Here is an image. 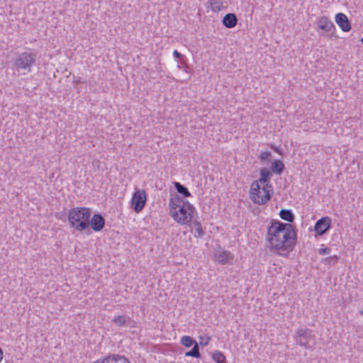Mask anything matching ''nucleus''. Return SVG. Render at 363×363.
Segmentation results:
<instances>
[{
	"label": "nucleus",
	"mask_w": 363,
	"mask_h": 363,
	"mask_svg": "<svg viewBox=\"0 0 363 363\" xmlns=\"http://www.w3.org/2000/svg\"><path fill=\"white\" fill-rule=\"evenodd\" d=\"M266 239L271 250H291L296 244V233L291 223L272 220L267 227Z\"/></svg>",
	"instance_id": "obj_1"
},
{
	"label": "nucleus",
	"mask_w": 363,
	"mask_h": 363,
	"mask_svg": "<svg viewBox=\"0 0 363 363\" xmlns=\"http://www.w3.org/2000/svg\"><path fill=\"white\" fill-rule=\"evenodd\" d=\"M91 211L86 207H76L69 210L68 221L71 226L78 231H83L89 226Z\"/></svg>",
	"instance_id": "obj_2"
},
{
	"label": "nucleus",
	"mask_w": 363,
	"mask_h": 363,
	"mask_svg": "<svg viewBox=\"0 0 363 363\" xmlns=\"http://www.w3.org/2000/svg\"><path fill=\"white\" fill-rule=\"evenodd\" d=\"M196 208L188 201H184L182 206L172 213L173 219L179 224L186 225L189 223L193 218Z\"/></svg>",
	"instance_id": "obj_3"
},
{
	"label": "nucleus",
	"mask_w": 363,
	"mask_h": 363,
	"mask_svg": "<svg viewBox=\"0 0 363 363\" xmlns=\"http://www.w3.org/2000/svg\"><path fill=\"white\" fill-rule=\"evenodd\" d=\"M294 339L296 344L307 350H312L313 348V345H309L311 340H315V335L313 331L307 328H299L295 330Z\"/></svg>",
	"instance_id": "obj_4"
},
{
	"label": "nucleus",
	"mask_w": 363,
	"mask_h": 363,
	"mask_svg": "<svg viewBox=\"0 0 363 363\" xmlns=\"http://www.w3.org/2000/svg\"><path fill=\"white\" fill-rule=\"evenodd\" d=\"M36 54L24 52H22L15 61L18 69L30 71V67L35 62Z\"/></svg>",
	"instance_id": "obj_5"
},
{
	"label": "nucleus",
	"mask_w": 363,
	"mask_h": 363,
	"mask_svg": "<svg viewBox=\"0 0 363 363\" xmlns=\"http://www.w3.org/2000/svg\"><path fill=\"white\" fill-rule=\"evenodd\" d=\"M147 196L144 189H137L131 199V207L136 213H140L144 208Z\"/></svg>",
	"instance_id": "obj_6"
},
{
	"label": "nucleus",
	"mask_w": 363,
	"mask_h": 363,
	"mask_svg": "<svg viewBox=\"0 0 363 363\" xmlns=\"http://www.w3.org/2000/svg\"><path fill=\"white\" fill-rule=\"evenodd\" d=\"M255 182H258V184H261L263 185L262 191L264 192L263 197H258L255 203L258 205H264L267 203L271 199L273 195L272 186L269 183V181L264 178H260Z\"/></svg>",
	"instance_id": "obj_7"
},
{
	"label": "nucleus",
	"mask_w": 363,
	"mask_h": 363,
	"mask_svg": "<svg viewBox=\"0 0 363 363\" xmlns=\"http://www.w3.org/2000/svg\"><path fill=\"white\" fill-rule=\"evenodd\" d=\"M331 228V218L328 216L318 220L314 226V230L318 235H325Z\"/></svg>",
	"instance_id": "obj_8"
},
{
	"label": "nucleus",
	"mask_w": 363,
	"mask_h": 363,
	"mask_svg": "<svg viewBox=\"0 0 363 363\" xmlns=\"http://www.w3.org/2000/svg\"><path fill=\"white\" fill-rule=\"evenodd\" d=\"M89 225L94 231H101L104 228L105 219L100 213H95L89 218Z\"/></svg>",
	"instance_id": "obj_9"
},
{
	"label": "nucleus",
	"mask_w": 363,
	"mask_h": 363,
	"mask_svg": "<svg viewBox=\"0 0 363 363\" xmlns=\"http://www.w3.org/2000/svg\"><path fill=\"white\" fill-rule=\"evenodd\" d=\"M335 20L342 31L348 32L351 30V23L345 14L342 13H337Z\"/></svg>",
	"instance_id": "obj_10"
},
{
	"label": "nucleus",
	"mask_w": 363,
	"mask_h": 363,
	"mask_svg": "<svg viewBox=\"0 0 363 363\" xmlns=\"http://www.w3.org/2000/svg\"><path fill=\"white\" fill-rule=\"evenodd\" d=\"M216 260L222 264H227L230 260H232L233 257L232 254L226 250L218 251L214 255Z\"/></svg>",
	"instance_id": "obj_11"
},
{
	"label": "nucleus",
	"mask_w": 363,
	"mask_h": 363,
	"mask_svg": "<svg viewBox=\"0 0 363 363\" xmlns=\"http://www.w3.org/2000/svg\"><path fill=\"white\" fill-rule=\"evenodd\" d=\"M100 363H130L124 356L120 354H110L104 357Z\"/></svg>",
	"instance_id": "obj_12"
},
{
	"label": "nucleus",
	"mask_w": 363,
	"mask_h": 363,
	"mask_svg": "<svg viewBox=\"0 0 363 363\" xmlns=\"http://www.w3.org/2000/svg\"><path fill=\"white\" fill-rule=\"evenodd\" d=\"M318 28L325 32L330 31L333 28H335L333 23L325 16L320 17L318 21Z\"/></svg>",
	"instance_id": "obj_13"
},
{
	"label": "nucleus",
	"mask_w": 363,
	"mask_h": 363,
	"mask_svg": "<svg viewBox=\"0 0 363 363\" xmlns=\"http://www.w3.org/2000/svg\"><path fill=\"white\" fill-rule=\"evenodd\" d=\"M223 26L228 28H234L238 23V18L235 13H228L225 14L222 20Z\"/></svg>",
	"instance_id": "obj_14"
},
{
	"label": "nucleus",
	"mask_w": 363,
	"mask_h": 363,
	"mask_svg": "<svg viewBox=\"0 0 363 363\" xmlns=\"http://www.w3.org/2000/svg\"><path fill=\"white\" fill-rule=\"evenodd\" d=\"M184 201V200L178 195H175L169 199V208L171 216L172 213H174V211H177V209L182 206Z\"/></svg>",
	"instance_id": "obj_15"
},
{
	"label": "nucleus",
	"mask_w": 363,
	"mask_h": 363,
	"mask_svg": "<svg viewBox=\"0 0 363 363\" xmlns=\"http://www.w3.org/2000/svg\"><path fill=\"white\" fill-rule=\"evenodd\" d=\"M250 198L255 203L258 197H263L264 196H259V194L262 193L261 187L259 184H258V182H252L250 186Z\"/></svg>",
	"instance_id": "obj_16"
},
{
	"label": "nucleus",
	"mask_w": 363,
	"mask_h": 363,
	"mask_svg": "<svg viewBox=\"0 0 363 363\" xmlns=\"http://www.w3.org/2000/svg\"><path fill=\"white\" fill-rule=\"evenodd\" d=\"M285 169V166L284 163L279 160H275L272 162V165L270 167V170L272 172L281 174Z\"/></svg>",
	"instance_id": "obj_17"
},
{
	"label": "nucleus",
	"mask_w": 363,
	"mask_h": 363,
	"mask_svg": "<svg viewBox=\"0 0 363 363\" xmlns=\"http://www.w3.org/2000/svg\"><path fill=\"white\" fill-rule=\"evenodd\" d=\"M279 216L282 220L289 223H293L295 218V216L291 209L282 208L279 211Z\"/></svg>",
	"instance_id": "obj_18"
},
{
	"label": "nucleus",
	"mask_w": 363,
	"mask_h": 363,
	"mask_svg": "<svg viewBox=\"0 0 363 363\" xmlns=\"http://www.w3.org/2000/svg\"><path fill=\"white\" fill-rule=\"evenodd\" d=\"M174 186L179 194L183 195L184 197L191 196V193L189 192L188 189L183 184H181L178 182H174Z\"/></svg>",
	"instance_id": "obj_19"
},
{
	"label": "nucleus",
	"mask_w": 363,
	"mask_h": 363,
	"mask_svg": "<svg viewBox=\"0 0 363 363\" xmlns=\"http://www.w3.org/2000/svg\"><path fill=\"white\" fill-rule=\"evenodd\" d=\"M185 356L200 358L201 354L199 352V344L197 342H195V345H194L193 348L191 350H189L185 353Z\"/></svg>",
	"instance_id": "obj_20"
},
{
	"label": "nucleus",
	"mask_w": 363,
	"mask_h": 363,
	"mask_svg": "<svg viewBox=\"0 0 363 363\" xmlns=\"http://www.w3.org/2000/svg\"><path fill=\"white\" fill-rule=\"evenodd\" d=\"M193 224L195 228V233H196L195 237L202 238L204 235L205 232L202 228L201 223L199 221H198L197 220H194L193 221Z\"/></svg>",
	"instance_id": "obj_21"
},
{
	"label": "nucleus",
	"mask_w": 363,
	"mask_h": 363,
	"mask_svg": "<svg viewBox=\"0 0 363 363\" xmlns=\"http://www.w3.org/2000/svg\"><path fill=\"white\" fill-rule=\"evenodd\" d=\"M195 342H197L194 340L191 337L188 335H184L181 338V344L186 347H190L192 345H195Z\"/></svg>",
	"instance_id": "obj_22"
},
{
	"label": "nucleus",
	"mask_w": 363,
	"mask_h": 363,
	"mask_svg": "<svg viewBox=\"0 0 363 363\" xmlns=\"http://www.w3.org/2000/svg\"><path fill=\"white\" fill-rule=\"evenodd\" d=\"M208 3L211 5V10L213 12H218L223 7V3L220 0H209Z\"/></svg>",
	"instance_id": "obj_23"
},
{
	"label": "nucleus",
	"mask_w": 363,
	"mask_h": 363,
	"mask_svg": "<svg viewBox=\"0 0 363 363\" xmlns=\"http://www.w3.org/2000/svg\"><path fill=\"white\" fill-rule=\"evenodd\" d=\"M128 318L127 319L125 315H118L115 316L112 321L117 325V326H123L126 323H128Z\"/></svg>",
	"instance_id": "obj_24"
},
{
	"label": "nucleus",
	"mask_w": 363,
	"mask_h": 363,
	"mask_svg": "<svg viewBox=\"0 0 363 363\" xmlns=\"http://www.w3.org/2000/svg\"><path fill=\"white\" fill-rule=\"evenodd\" d=\"M213 359L217 363H223L225 361V355L221 352L218 350L213 353Z\"/></svg>",
	"instance_id": "obj_25"
},
{
	"label": "nucleus",
	"mask_w": 363,
	"mask_h": 363,
	"mask_svg": "<svg viewBox=\"0 0 363 363\" xmlns=\"http://www.w3.org/2000/svg\"><path fill=\"white\" fill-rule=\"evenodd\" d=\"M272 176L271 170H269L267 168L264 167L260 169V177L262 178H264L269 181Z\"/></svg>",
	"instance_id": "obj_26"
},
{
	"label": "nucleus",
	"mask_w": 363,
	"mask_h": 363,
	"mask_svg": "<svg viewBox=\"0 0 363 363\" xmlns=\"http://www.w3.org/2000/svg\"><path fill=\"white\" fill-rule=\"evenodd\" d=\"M337 260H338V257L336 255H334V256L326 257L325 259V263L329 264H335V263H337Z\"/></svg>",
	"instance_id": "obj_27"
},
{
	"label": "nucleus",
	"mask_w": 363,
	"mask_h": 363,
	"mask_svg": "<svg viewBox=\"0 0 363 363\" xmlns=\"http://www.w3.org/2000/svg\"><path fill=\"white\" fill-rule=\"evenodd\" d=\"M272 156V153L270 152H262L259 156V159L262 162H264L269 159V157Z\"/></svg>",
	"instance_id": "obj_28"
},
{
	"label": "nucleus",
	"mask_w": 363,
	"mask_h": 363,
	"mask_svg": "<svg viewBox=\"0 0 363 363\" xmlns=\"http://www.w3.org/2000/svg\"><path fill=\"white\" fill-rule=\"evenodd\" d=\"M330 252H331V249L328 247L318 249V254L320 255H328L330 253Z\"/></svg>",
	"instance_id": "obj_29"
},
{
	"label": "nucleus",
	"mask_w": 363,
	"mask_h": 363,
	"mask_svg": "<svg viewBox=\"0 0 363 363\" xmlns=\"http://www.w3.org/2000/svg\"><path fill=\"white\" fill-rule=\"evenodd\" d=\"M173 55L174 57L182 60L184 57V55L179 52L177 50H174Z\"/></svg>",
	"instance_id": "obj_30"
},
{
	"label": "nucleus",
	"mask_w": 363,
	"mask_h": 363,
	"mask_svg": "<svg viewBox=\"0 0 363 363\" xmlns=\"http://www.w3.org/2000/svg\"><path fill=\"white\" fill-rule=\"evenodd\" d=\"M271 148L272 150H274L276 152H277L278 154L279 155H282V151L280 150L277 147L274 146V145H271Z\"/></svg>",
	"instance_id": "obj_31"
},
{
	"label": "nucleus",
	"mask_w": 363,
	"mask_h": 363,
	"mask_svg": "<svg viewBox=\"0 0 363 363\" xmlns=\"http://www.w3.org/2000/svg\"><path fill=\"white\" fill-rule=\"evenodd\" d=\"M211 340V337H206V340L203 342H200V344L203 346H206L208 344L209 340Z\"/></svg>",
	"instance_id": "obj_32"
},
{
	"label": "nucleus",
	"mask_w": 363,
	"mask_h": 363,
	"mask_svg": "<svg viewBox=\"0 0 363 363\" xmlns=\"http://www.w3.org/2000/svg\"><path fill=\"white\" fill-rule=\"evenodd\" d=\"M128 323L130 325V327H134L135 322L133 320H130V318H128Z\"/></svg>",
	"instance_id": "obj_33"
},
{
	"label": "nucleus",
	"mask_w": 363,
	"mask_h": 363,
	"mask_svg": "<svg viewBox=\"0 0 363 363\" xmlns=\"http://www.w3.org/2000/svg\"><path fill=\"white\" fill-rule=\"evenodd\" d=\"M3 356H4L3 350H2V349L0 347V362H1V360H2V359H3Z\"/></svg>",
	"instance_id": "obj_34"
},
{
	"label": "nucleus",
	"mask_w": 363,
	"mask_h": 363,
	"mask_svg": "<svg viewBox=\"0 0 363 363\" xmlns=\"http://www.w3.org/2000/svg\"><path fill=\"white\" fill-rule=\"evenodd\" d=\"M261 191H262V188L261 189ZM259 196H264V192H263V191H262V193H261V194H259Z\"/></svg>",
	"instance_id": "obj_35"
},
{
	"label": "nucleus",
	"mask_w": 363,
	"mask_h": 363,
	"mask_svg": "<svg viewBox=\"0 0 363 363\" xmlns=\"http://www.w3.org/2000/svg\"><path fill=\"white\" fill-rule=\"evenodd\" d=\"M361 42L363 44V38L361 39Z\"/></svg>",
	"instance_id": "obj_36"
}]
</instances>
